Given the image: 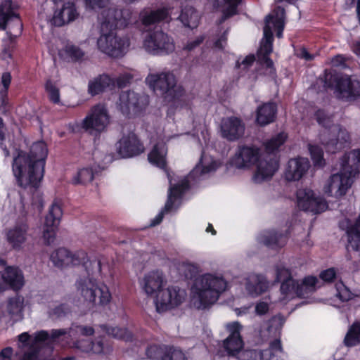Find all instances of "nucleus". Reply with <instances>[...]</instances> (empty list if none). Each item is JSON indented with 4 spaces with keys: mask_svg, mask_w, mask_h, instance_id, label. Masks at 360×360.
Masks as SVG:
<instances>
[{
    "mask_svg": "<svg viewBox=\"0 0 360 360\" xmlns=\"http://www.w3.org/2000/svg\"><path fill=\"white\" fill-rule=\"evenodd\" d=\"M269 287L266 279L261 275H252L246 282L245 288L252 297L258 296L265 292Z\"/></svg>",
    "mask_w": 360,
    "mask_h": 360,
    "instance_id": "obj_29",
    "label": "nucleus"
},
{
    "mask_svg": "<svg viewBox=\"0 0 360 360\" xmlns=\"http://www.w3.org/2000/svg\"><path fill=\"white\" fill-rule=\"evenodd\" d=\"M344 343L347 347H353L360 343V321H355L349 328Z\"/></svg>",
    "mask_w": 360,
    "mask_h": 360,
    "instance_id": "obj_43",
    "label": "nucleus"
},
{
    "mask_svg": "<svg viewBox=\"0 0 360 360\" xmlns=\"http://www.w3.org/2000/svg\"><path fill=\"white\" fill-rule=\"evenodd\" d=\"M29 226L25 222L16 223L6 232L8 244L14 249L19 250L26 242Z\"/></svg>",
    "mask_w": 360,
    "mask_h": 360,
    "instance_id": "obj_24",
    "label": "nucleus"
},
{
    "mask_svg": "<svg viewBox=\"0 0 360 360\" xmlns=\"http://www.w3.org/2000/svg\"><path fill=\"white\" fill-rule=\"evenodd\" d=\"M189 188V180L185 179L179 184L171 186L169 189L168 198L165 203L164 209L158 214V216L151 221L150 226H155L159 224L164 217L165 212L171 211L173 208L175 200Z\"/></svg>",
    "mask_w": 360,
    "mask_h": 360,
    "instance_id": "obj_20",
    "label": "nucleus"
},
{
    "mask_svg": "<svg viewBox=\"0 0 360 360\" xmlns=\"http://www.w3.org/2000/svg\"><path fill=\"white\" fill-rule=\"evenodd\" d=\"M170 12L169 8H162L156 11L143 9L140 13V20L143 25L147 26L162 21L169 22L170 20Z\"/></svg>",
    "mask_w": 360,
    "mask_h": 360,
    "instance_id": "obj_26",
    "label": "nucleus"
},
{
    "mask_svg": "<svg viewBox=\"0 0 360 360\" xmlns=\"http://www.w3.org/2000/svg\"><path fill=\"white\" fill-rule=\"evenodd\" d=\"M236 358L238 360H259V354L257 349H242Z\"/></svg>",
    "mask_w": 360,
    "mask_h": 360,
    "instance_id": "obj_59",
    "label": "nucleus"
},
{
    "mask_svg": "<svg viewBox=\"0 0 360 360\" xmlns=\"http://www.w3.org/2000/svg\"><path fill=\"white\" fill-rule=\"evenodd\" d=\"M143 47L153 55L168 54L175 49L173 39L161 30L148 34L143 41Z\"/></svg>",
    "mask_w": 360,
    "mask_h": 360,
    "instance_id": "obj_11",
    "label": "nucleus"
},
{
    "mask_svg": "<svg viewBox=\"0 0 360 360\" xmlns=\"http://www.w3.org/2000/svg\"><path fill=\"white\" fill-rule=\"evenodd\" d=\"M59 55L64 58L77 61L84 57V52L79 46L68 43L59 51Z\"/></svg>",
    "mask_w": 360,
    "mask_h": 360,
    "instance_id": "obj_41",
    "label": "nucleus"
},
{
    "mask_svg": "<svg viewBox=\"0 0 360 360\" xmlns=\"http://www.w3.org/2000/svg\"><path fill=\"white\" fill-rule=\"evenodd\" d=\"M112 96L118 98L117 108L126 116L137 114L149 103L148 96L144 91H114Z\"/></svg>",
    "mask_w": 360,
    "mask_h": 360,
    "instance_id": "obj_9",
    "label": "nucleus"
},
{
    "mask_svg": "<svg viewBox=\"0 0 360 360\" xmlns=\"http://www.w3.org/2000/svg\"><path fill=\"white\" fill-rule=\"evenodd\" d=\"M255 60L254 55L250 54L244 58L241 61L237 60L236 63V68L241 71H246L249 69Z\"/></svg>",
    "mask_w": 360,
    "mask_h": 360,
    "instance_id": "obj_60",
    "label": "nucleus"
},
{
    "mask_svg": "<svg viewBox=\"0 0 360 360\" xmlns=\"http://www.w3.org/2000/svg\"><path fill=\"white\" fill-rule=\"evenodd\" d=\"M276 278L278 282H283L292 278L290 270L281 264L276 266Z\"/></svg>",
    "mask_w": 360,
    "mask_h": 360,
    "instance_id": "obj_58",
    "label": "nucleus"
},
{
    "mask_svg": "<svg viewBox=\"0 0 360 360\" xmlns=\"http://www.w3.org/2000/svg\"><path fill=\"white\" fill-rule=\"evenodd\" d=\"M88 88V90H112L115 88V81L107 74L99 75L89 80Z\"/></svg>",
    "mask_w": 360,
    "mask_h": 360,
    "instance_id": "obj_34",
    "label": "nucleus"
},
{
    "mask_svg": "<svg viewBox=\"0 0 360 360\" xmlns=\"http://www.w3.org/2000/svg\"><path fill=\"white\" fill-rule=\"evenodd\" d=\"M146 294L155 295V304L159 313L165 312L181 304L186 296L184 290L178 287H169L162 289L163 277L160 271H152L146 274L141 283Z\"/></svg>",
    "mask_w": 360,
    "mask_h": 360,
    "instance_id": "obj_3",
    "label": "nucleus"
},
{
    "mask_svg": "<svg viewBox=\"0 0 360 360\" xmlns=\"http://www.w3.org/2000/svg\"><path fill=\"white\" fill-rule=\"evenodd\" d=\"M169 360H187L184 353L179 349L168 347Z\"/></svg>",
    "mask_w": 360,
    "mask_h": 360,
    "instance_id": "obj_62",
    "label": "nucleus"
},
{
    "mask_svg": "<svg viewBox=\"0 0 360 360\" xmlns=\"http://www.w3.org/2000/svg\"><path fill=\"white\" fill-rule=\"evenodd\" d=\"M297 281L293 278L283 281L281 285V292L285 296L297 295Z\"/></svg>",
    "mask_w": 360,
    "mask_h": 360,
    "instance_id": "obj_50",
    "label": "nucleus"
},
{
    "mask_svg": "<svg viewBox=\"0 0 360 360\" xmlns=\"http://www.w3.org/2000/svg\"><path fill=\"white\" fill-rule=\"evenodd\" d=\"M287 139V135L279 133L272 137L265 144V149L267 155L261 158L257 165V169L253 175V181L257 184L268 181L274 176L278 169V160L274 152L282 146Z\"/></svg>",
    "mask_w": 360,
    "mask_h": 360,
    "instance_id": "obj_5",
    "label": "nucleus"
},
{
    "mask_svg": "<svg viewBox=\"0 0 360 360\" xmlns=\"http://www.w3.org/2000/svg\"><path fill=\"white\" fill-rule=\"evenodd\" d=\"M227 283L222 277L207 274L197 278L194 283L195 292L198 295V308H205L214 304L219 295L226 288Z\"/></svg>",
    "mask_w": 360,
    "mask_h": 360,
    "instance_id": "obj_6",
    "label": "nucleus"
},
{
    "mask_svg": "<svg viewBox=\"0 0 360 360\" xmlns=\"http://www.w3.org/2000/svg\"><path fill=\"white\" fill-rule=\"evenodd\" d=\"M166 154L167 148L165 144L164 143H158L155 145L148 158L153 165L164 169L166 166Z\"/></svg>",
    "mask_w": 360,
    "mask_h": 360,
    "instance_id": "obj_35",
    "label": "nucleus"
},
{
    "mask_svg": "<svg viewBox=\"0 0 360 360\" xmlns=\"http://www.w3.org/2000/svg\"><path fill=\"white\" fill-rule=\"evenodd\" d=\"M360 165V150H353L346 153L340 162V171L343 175H346L354 179L359 174Z\"/></svg>",
    "mask_w": 360,
    "mask_h": 360,
    "instance_id": "obj_22",
    "label": "nucleus"
},
{
    "mask_svg": "<svg viewBox=\"0 0 360 360\" xmlns=\"http://www.w3.org/2000/svg\"><path fill=\"white\" fill-rule=\"evenodd\" d=\"M322 80L323 86L333 90H357L360 89V82L355 75L335 74L325 70Z\"/></svg>",
    "mask_w": 360,
    "mask_h": 360,
    "instance_id": "obj_13",
    "label": "nucleus"
},
{
    "mask_svg": "<svg viewBox=\"0 0 360 360\" xmlns=\"http://www.w3.org/2000/svg\"><path fill=\"white\" fill-rule=\"evenodd\" d=\"M111 351L109 346L105 345L102 340H96L94 342L91 341V352L94 354H107Z\"/></svg>",
    "mask_w": 360,
    "mask_h": 360,
    "instance_id": "obj_57",
    "label": "nucleus"
},
{
    "mask_svg": "<svg viewBox=\"0 0 360 360\" xmlns=\"http://www.w3.org/2000/svg\"><path fill=\"white\" fill-rule=\"evenodd\" d=\"M115 81V88L124 89L129 86L134 79V75L131 73H123L117 78H114Z\"/></svg>",
    "mask_w": 360,
    "mask_h": 360,
    "instance_id": "obj_55",
    "label": "nucleus"
},
{
    "mask_svg": "<svg viewBox=\"0 0 360 360\" xmlns=\"http://www.w3.org/2000/svg\"><path fill=\"white\" fill-rule=\"evenodd\" d=\"M316 122L325 128L320 134V141L329 153H334L349 141L348 132L339 126L333 125V115L324 110L319 109L314 113Z\"/></svg>",
    "mask_w": 360,
    "mask_h": 360,
    "instance_id": "obj_4",
    "label": "nucleus"
},
{
    "mask_svg": "<svg viewBox=\"0 0 360 360\" xmlns=\"http://www.w3.org/2000/svg\"><path fill=\"white\" fill-rule=\"evenodd\" d=\"M178 18L185 27L193 29L199 24L200 15L193 7L186 6Z\"/></svg>",
    "mask_w": 360,
    "mask_h": 360,
    "instance_id": "obj_36",
    "label": "nucleus"
},
{
    "mask_svg": "<svg viewBox=\"0 0 360 360\" xmlns=\"http://www.w3.org/2000/svg\"><path fill=\"white\" fill-rule=\"evenodd\" d=\"M85 5L87 8L96 10V9H101V11L98 14V15L104 11L109 9H115L116 11H124V10H119L115 6L109 5V0H84Z\"/></svg>",
    "mask_w": 360,
    "mask_h": 360,
    "instance_id": "obj_49",
    "label": "nucleus"
},
{
    "mask_svg": "<svg viewBox=\"0 0 360 360\" xmlns=\"http://www.w3.org/2000/svg\"><path fill=\"white\" fill-rule=\"evenodd\" d=\"M110 122L106 108L101 104L94 106L83 120L82 127L91 134L103 131Z\"/></svg>",
    "mask_w": 360,
    "mask_h": 360,
    "instance_id": "obj_12",
    "label": "nucleus"
},
{
    "mask_svg": "<svg viewBox=\"0 0 360 360\" xmlns=\"http://www.w3.org/2000/svg\"><path fill=\"white\" fill-rule=\"evenodd\" d=\"M260 243L271 248L283 247L286 242V237L275 231H266L258 237Z\"/></svg>",
    "mask_w": 360,
    "mask_h": 360,
    "instance_id": "obj_31",
    "label": "nucleus"
},
{
    "mask_svg": "<svg viewBox=\"0 0 360 360\" xmlns=\"http://www.w3.org/2000/svg\"><path fill=\"white\" fill-rule=\"evenodd\" d=\"M103 328L108 335H111L113 338L124 340L126 341L131 340L132 338L131 333L126 328L110 327L107 326H103Z\"/></svg>",
    "mask_w": 360,
    "mask_h": 360,
    "instance_id": "obj_48",
    "label": "nucleus"
},
{
    "mask_svg": "<svg viewBox=\"0 0 360 360\" xmlns=\"http://www.w3.org/2000/svg\"><path fill=\"white\" fill-rule=\"evenodd\" d=\"M259 159V150L255 147L242 146L232 158L233 166L242 169L255 164Z\"/></svg>",
    "mask_w": 360,
    "mask_h": 360,
    "instance_id": "obj_23",
    "label": "nucleus"
},
{
    "mask_svg": "<svg viewBox=\"0 0 360 360\" xmlns=\"http://www.w3.org/2000/svg\"><path fill=\"white\" fill-rule=\"evenodd\" d=\"M71 312V309L68 304L61 303L50 307L48 311L49 317L53 320L60 319Z\"/></svg>",
    "mask_w": 360,
    "mask_h": 360,
    "instance_id": "obj_46",
    "label": "nucleus"
},
{
    "mask_svg": "<svg viewBox=\"0 0 360 360\" xmlns=\"http://www.w3.org/2000/svg\"><path fill=\"white\" fill-rule=\"evenodd\" d=\"M245 129V123L237 117L223 118L221 121V135L229 141H235L240 139L244 135Z\"/></svg>",
    "mask_w": 360,
    "mask_h": 360,
    "instance_id": "obj_17",
    "label": "nucleus"
},
{
    "mask_svg": "<svg viewBox=\"0 0 360 360\" xmlns=\"http://www.w3.org/2000/svg\"><path fill=\"white\" fill-rule=\"evenodd\" d=\"M71 262L70 265L82 264L88 274H93L95 271L100 272L101 270V262L96 259L89 261L87 259L86 253L84 251H77L72 254L70 252Z\"/></svg>",
    "mask_w": 360,
    "mask_h": 360,
    "instance_id": "obj_28",
    "label": "nucleus"
},
{
    "mask_svg": "<svg viewBox=\"0 0 360 360\" xmlns=\"http://www.w3.org/2000/svg\"><path fill=\"white\" fill-rule=\"evenodd\" d=\"M353 183L352 178L343 175L339 171L330 177L328 184L324 187V191L329 195L338 198L345 195Z\"/></svg>",
    "mask_w": 360,
    "mask_h": 360,
    "instance_id": "obj_19",
    "label": "nucleus"
},
{
    "mask_svg": "<svg viewBox=\"0 0 360 360\" xmlns=\"http://www.w3.org/2000/svg\"><path fill=\"white\" fill-rule=\"evenodd\" d=\"M217 167L218 165L215 161H212L209 165L203 166L202 168H200L198 165H197L188 175V179L195 178V175H197L199 172L200 174L202 175L214 172Z\"/></svg>",
    "mask_w": 360,
    "mask_h": 360,
    "instance_id": "obj_53",
    "label": "nucleus"
},
{
    "mask_svg": "<svg viewBox=\"0 0 360 360\" xmlns=\"http://www.w3.org/2000/svg\"><path fill=\"white\" fill-rule=\"evenodd\" d=\"M168 347L151 345L146 351L148 358L152 360H169Z\"/></svg>",
    "mask_w": 360,
    "mask_h": 360,
    "instance_id": "obj_47",
    "label": "nucleus"
},
{
    "mask_svg": "<svg viewBox=\"0 0 360 360\" xmlns=\"http://www.w3.org/2000/svg\"><path fill=\"white\" fill-rule=\"evenodd\" d=\"M75 285L77 294L83 298L88 306H104L111 300L108 288L103 284L98 285L96 280L90 276V274L80 277Z\"/></svg>",
    "mask_w": 360,
    "mask_h": 360,
    "instance_id": "obj_7",
    "label": "nucleus"
},
{
    "mask_svg": "<svg viewBox=\"0 0 360 360\" xmlns=\"http://www.w3.org/2000/svg\"><path fill=\"white\" fill-rule=\"evenodd\" d=\"M72 336L75 335H82L84 336H91L94 334V329L91 326L75 325L70 327Z\"/></svg>",
    "mask_w": 360,
    "mask_h": 360,
    "instance_id": "obj_56",
    "label": "nucleus"
},
{
    "mask_svg": "<svg viewBox=\"0 0 360 360\" xmlns=\"http://www.w3.org/2000/svg\"><path fill=\"white\" fill-rule=\"evenodd\" d=\"M72 337L70 328L62 329H53L49 333L47 331L41 330L36 333L32 348L30 352L32 356H41V360H46L51 356L53 350L52 345L59 342L65 335Z\"/></svg>",
    "mask_w": 360,
    "mask_h": 360,
    "instance_id": "obj_8",
    "label": "nucleus"
},
{
    "mask_svg": "<svg viewBox=\"0 0 360 360\" xmlns=\"http://www.w3.org/2000/svg\"><path fill=\"white\" fill-rule=\"evenodd\" d=\"M226 328L229 335L223 341V351L229 356L236 357L244 347L240 335L242 326L238 322H233L228 323Z\"/></svg>",
    "mask_w": 360,
    "mask_h": 360,
    "instance_id": "obj_15",
    "label": "nucleus"
},
{
    "mask_svg": "<svg viewBox=\"0 0 360 360\" xmlns=\"http://www.w3.org/2000/svg\"><path fill=\"white\" fill-rule=\"evenodd\" d=\"M309 149L314 165L319 167L323 166L324 159L322 148L318 146L309 145Z\"/></svg>",
    "mask_w": 360,
    "mask_h": 360,
    "instance_id": "obj_52",
    "label": "nucleus"
},
{
    "mask_svg": "<svg viewBox=\"0 0 360 360\" xmlns=\"http://www.w3.org/2000/svg\"><path fill=\"white\" fill-rule=\"evenodd\" d=\"M205 39L204 36H199L194 40L188 41L186 45L184 47V49L187 51H192L201 44Z\"/></svg>",
    "mask_w": 360,
    "mask_h": 360,
    "instance_id": "obj_64",
    "label": "nucleus"
},
{
    "mask_svg": "<svg viewBox=\"0 0 360 360\" xmlns=\"http://www.w3.org/2000/svg\"><path fill=\"white\" fill-rule=\"evenodd\" d=\"M284 9L281 7H278L274 11V13L269 15L272 16V18L269 20V26L271 27V24H272L276 30V37L278 38H281L283 37V31L284 29Z\"/></svg>",
    "mask_w": 360,
    "mask_h": 360,
    "instance_id": "obj_40",
    "label": "nucleus"
},
{
    "mask_svg": "<svg viewBox=\"0 0 360 360\" xmlns=\"http://www.w3.org/2000/svg\"><path fill=\"white\" fill-rule=\"evenodd\" d=\"M2 278L15 290L20 289L24 285L23 275L21 270L17 267H7L2 274Z\"/></svg>",
    "mask_w": 360,
    "mask_h": 360,
    "instance_id": "obj_32",
    "label": "nucleus"
},
{
    "mask_svg": "<svg viewBox=\"0 0 360 360\" xmlns=\"http://www.w3.org/2000/svg\"><path fill=\"white\" fill-rule=\"evenodd\" d=\"M12 17H18L12 8V1L5 0L0 6V29L5 30L6 22Z\"/></svg>",
    "mask_w": 360,
    "mask_h": 360,
    "instance_id": "obj_45",
    "label": "nucleus"
},
{
    "mask_svg": "<svg viewBox=\"0 0 360 360\" xmlns=\"http://www.w3.org/2000/svg\"><path fill=\"white\" fill-rule=\"evenodd\" d=\"M91 341L87 339H82L73 342L72 347L82 352H91Z\"/></svg>",
    "mask_w": 360,
    "mask_h": 360,
    "instance_id": "obj_61",
    "label": "nucleus"
},
{
    "mask_svg": "<svg viewBox=\"0 0 360 360\" xmlns=\"http://www.w3.org/2000/svg\"><path fill=\"white\" fill-rule=\"evenodd\" d=\"M297 206L304 211L319 214L328 208L326 202L309 188H300L297 191Z\"/></svg>",
    "mask_w": 360,
    "mask_h": 360,
    "instance_id": "obj_14",
    "label": "nucleus"
},
{
    "mask_svg": "<svg viewBox=\"0 0 360 360\" xmlns=\"http://www.w3.org/2000/svg\"><path fill=\"white\" fill-rule=\"evenodd\" d=\"M19 342L21 343L20 347H22L24 349H26V350L24 352V354L22 355V358L30 352L31 349L32 350V348H34L35 347L33 346L34 337L32 338L27 333H23L20 334L18 336Z\"/></svg>",
    "mask_w": 360,
    "mask_h": 360,
    "instance_id": "obj_54",
    "label": "nucleus"
},
{
    "mask_svg": "<svg viewBox=\"0 0 360 360\" xmlns=\"http://www.w3.org/2000/svg\"><path fill=\"white\" fill-rule=\"evenodd\" d=\"M144 150L143 146L134 133L124 136L119 142L118 153L122 158L138 155Z\"/></svg>",
    "mask_w": 360,
    "mask_h": 360,
    "instance_id": "obj_21",
    "label": "nucleus"
},
{
    "mask_svg": "<svg viewBox=\"0 0 360 360\" xmlns=\"http://www.w3.org/2000/svg\"><path fill=\"white\" fill-rule=\"evenodd\" d=\"M23 307L24 297L20 295H16L8 300L6 311L13 321H18L22 319Z\"/></svg>",
    "mask_w": 360,
    "mask_h": 360,
    "instance_id": "obj_33",
    "label": "nucleus"
},
{
    "mask_svg": "<svg viewBox=\"0 0 360 360\" xmlns=\"http://www.w3.org/2000/svg\"><path fill=\"white\" fill-rule=\"evenodd\" d=\"M242 0H222L221 12L222 16L219 20V24L223 23L226 20L235 15L238 13V6Z\"/></svg>",
    "mask_w": 360,
    "mask_h": 360,
    "instance_id": "obj_42",
    "label": "nucleus"
},
{
    "mask_svg": "<svg viewBox=\"0 0 360 360\" xmlns=\"http://www.w3.org/2000/svg\"><path fill=\"white\" fill-rule=\"evenodd\" d=\"M145 81L152 90H174L177 84L175 75L170 71L150 73Z\"/></svg>",
    "mask_w": 360,
    "mask_h": 360,
    "instance_id": "obj_18",
    "label": "nucleus"
},
{
    "mask_svg": "<svg viewBox=\"0 0 360 360\" xmlns=\"http://www.w3.org/2000/svg\"><path fill=\"white\" fill-rule=\"evenodd\" d=\"M62 214L60 206L57 202H53L45 218L43 231V238L45 244L50 245L54 241L57 226Z\"/></svg>",
    "mask_w": 360,
    "mask_h": 360,
    "instance_id": "obj_16",
    "label": "nucleus"
},
{
    "mask_svg": "<svg viewBox=\"0 0 360 360\" xmlns=\"http://www.w3.org/2000/svg\"><path fill=\"white\" fill-rule=\"evenodd\" d=\"M319 282L316 277L308 276L304 278L302 281L297 286V296L300 297H307L316 290V283Z\"/></svg>",
    "mask_w": 360,
    "mask_h": 360,
    "instance_id": "obj_38",
    "label": "nucleus"
},
{
    "mask_svg": "<svg viewBox=\"0 0 360 360\" xmlns=\"http://www.w3.org/2000/svg\"><path fill=\"white\" fill-rule=\"evenodd\" d=\"M333 94L342 102L350 103L360 98V91H333Z\"/></svg>",
    "mask_w": 360,
    "mask_h": 360,
    "instance_id": "obj_51",
    "label": "nucleus"
},
{
    "mask_svg": "<svg viewBox=\"0 0 360 360\" xmlns=\"http://www.w3.org/2000/svg\"><path fill=\"white\" fill-rule=\"evenodd\" d=\"M77 15L75 4L68 2L63 5L60 11H55L52 18V23L56 26L60 27L74 20Z\"/></svg>",
    "mask_w": 360,
    "mask_h": 360,
    "instance_id": "obj_27",
    "label": "nucleus"
},
{
    "mask_svg": "<svg viewBox=\"0 0 360 360\" xmlns=\"http://www.w3.org/2000/svg\"><path fill=\"white\" fill-rule=\"evenodd\" d=\"M309 167V162L307 158L291 159L288 161L285 177L288 181H297L302 177Z\"/></svg>",
    "mask_w": 360,
    "mask_h": 360,
    "instance_id": "obj_25",
    "label": "nucleus"
},
{
    "mask_svg": "<svg viewBox=\"0 0 360 360\" xmlns=\"http://www.w3.org/2000/svg\"><path fill=\"white\" fill-rule=\"evenodd\" d=\"M98 173V170L92 168H83L78 171L73 177L72 181L73 184H86L92 181L94 176Z\"/></svg>",
    "mask_w": 360,
    "mask_h": 360,
    "instance_id": "obj_44",
    "label": "nucleus"
},
{
    "mask_svg": "<svg viewBox=\"0 0 360 360\" xmlns=\"http://www.w3.org/2000/svg\"><path fill=\"white\" fill-rule=\"evenodd\" d=\"M132 15L129 9L116 11L111 8L104 10L98 16L101 33L97 41L99 50L112 57L122 56L127 52L129 46V38L119 37L112 30L132 23Z\"/></svg>",
    "mask_w": 360,
    "mask_h": 360,
    "instance_id": "obj_1",
    "label": "nucleus"
},
{
    "mask_svg": "<svg viewBox=\"0 0 360 360\" xmlns=\"http://www.w3.org/2000/svg\"><path fill=\"white\" fill-rule=\"evenodd\" d=\"M70 258V252L65 248H59L51 255V262L54 266L59 268L70 265L72 261Z\"/></svg>",
    "mask_w": 360,
    "mask_h": 360,
    "instance_id": "obj_39",
    "label": "nucleus"
},
{
    "mask_svg": "<svg viewBox=\"0 0 360 360\" xmlns=\"http://www.w3.org/2000/svg\"><path fill=\"white\" fill-rule=\"evenodd\" d=\"M8 110V98L6 91H0V114L6 115Z\"/></svg>",
    "mask_w": 360,
    "mask_h": 360,
    "instance_id": "obj_63",
    "label": "nucleus"
},
{
    "mask_svg": "<svg viewBox=\"0 0 360 360\" xmlns=\"http://www.w3.org/2000/svg\"><path fill=\"white\" fill-rule=\"evenodd\" d=\"M283 354V349L280 340L272 341L269 347L264 350H259V360H279L278 358Z\"/></svg>",
    "mask_w": 360,
    "mask_h": 360,
    "instance_id": "obj_37",
    "label": "nucleus"
},
{
    "mask_svg": "<svg viewBox=\"0 0 360 360\" xmlns=\"http://www.w3.org/2000/svg\"><path fill=\"white\" fill-rule=\"evenodd\" d=\"M48 150L44 141L34 143L28 153L20 152L13 160V171L22 188H37L44 174Z\"/></svg>",
    "mask_w": 360,
    "mask_h": 360,
    "instance_id": "obj_2",
    "label": "nucleus"
},
{
    "mask_svg": "<svg viewBox=\"0 0 360 360\" xmlns=\"http://www.w3.org/2000/svg\"><path fill=\"white\" fill-rule=\"evenodd\" d=\"M271 15H267L265 18V26L264 27V39L259 50L257 52L258 61L265 69L264 73L274 78L276 76V69L269 55L273 50V33L271 27L269 26V20Z\"/></svg>",
    "mask_w": 360,
    "mask_h": 360,
    "instance_id": "obj_10",
    "label": "nucleus"
},
{
    "mask_svg": "<svg viewBox=\"0 0 360 360\" xmlns=\"http://www.w3.org/2000/svg\"><path fill=\"white\" fill-rule=\"evenodd\" d=\"M276 105L274 103H266L260 105L257 111V122L264 126L273 122L276 118Z\"/></svg>",
    "mask_w": 360,
    "mask_h": 360,
    "instance_id": "obj_30",
    "label": "nucleus"
}]
</instances>
